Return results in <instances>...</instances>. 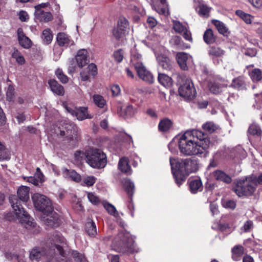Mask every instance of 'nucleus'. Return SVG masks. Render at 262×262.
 Wrapping results in <instances>:
<instances>
[{
	"instance_id": "nucleus-18",
	"label": "nucleus",
	"mask_w": 262,
	"mask_h": 262,
	"mask_svg": "<svg viewBox=\"0 0 262 262\" xmlns=\"http://www.w3.org/2000/svg\"><path fill=\"white\" fill-rule=\"evenodd\" d=\"M67 111L70 113L73 116H75L79 120H83L86 118H90L88 113L87 107H80L79 108L74 110L72 108L67 107Z\"/></svg>"
},
{
	"instance_id": "nucleus-25",
	"label": "nucleus",
	"mask_w": 262,
	"mask_h": 262,
	"mask_svg": "<svg viewBox=\"0 0 262 262\" xmlns=\"http://www.w3.org/2000/svg\"><path fill=\"white\" fill-rule=\"evenodd\" d=\"M159 63V68L165 71H170L172 68L170 60L163 55H160L157 57Z\"/></svg>"
},
{
	"instance_id": "nucleus-2",
	"label": "nucleus",
	"mask_w": 262,
	"mask_h": 262,
	"mask_svg": "<svg viewBox=\"0 0 262 262\" xmlns=\"http://www.w3.org/2000/svg\"><path fill=\"white\" fill-rule=\"evenodd\" d=\"M169 162L175 182L179 186L185 181L186 177L199 169L198 160L194 158H170Z\"/></svg>"
},
{
	"instance_id": "nucleus-62",
	"label": "nucleus",
	"mask_w": 262,
	"mask_h": 262,
	"mask_svg": "<svg viewBox=\"0 0 262 262\" xmlns=\"http://www.w3.org/2000/svg\"><path fill=\"white\" fill-rule=\"evenodd\" d=\"M19 18L21 21H27L29 19V16L26 11H20L19 13Z\"/></svg>"
},
{
	"instance_id": "nucleus-19",
	"label": "nucleus",
	"mask_w": 262,
	"mask_h": 262,
	"mask_svg": "<svg viewBox=\"0 0 262 262\" xmlns=\"http://www.w3.org/2000/svg\"><path fill=\"white\" fill-rule=\"evenodd\" d=\"M51 91L55 94L58 96H63L64 89L56 80L50 79L48 81Z\"/></svg>"
},
{
	"instance_id": "nucleus-1",
	"label": "nucleus",
	"mask_w": 262,
	"mask_h": 262,
	"mask_svg": "<svg viewBox=\"0 0 262 262\" xmlns=\"http://www.w3.org/2000/svg\"><path fill=\"white\" fill-rule=\"evenodd\" d=\"M210 144L207 135L196 129L187 130L179 141L180 150L185 156L206 155Z\"/></svg>"
},
{
	"instance_id": "nucleus-6",
	"label": "nucleus",
	"mask_w": 262,
	"mask_h": 262,
	"mask_svg": "<svg viewBox=\"0 0 262 262\" xmlns=\"http://www.w3.org/2000/svg\"><path fill=\"white\" fill-rule=\"evenodd\" d=\"M256 188L255 184L249 177H247L245 179L238 181L233 190L239 197L248 196L252 195Z\"/></svg>"
},
{
	"instance_id": "nucleus-14",
	"label": "nucleus",
	"mask_w": 262,
	"mask_h": 262,
	"mask_svg": "<svg viewBox=\"0 0 262 262\" xmlns=\"http://www.w3.org/2000/svg\"><path fill=\"white\" fill-rule=\"evenodd\" d=\"M212 176L216 181L222 182L226 184H230L232 181L231 176L221 170H215L212 173Z\"/></svg>"
},
{
	"instance_id": "nucleus-39",
	"label": "nucleus",
	"mask_w": 262,
	"mask_h": 262,
	"mask_svg": "<svg viewBox=\"0 0 262 262\" xmlns=\"http://www.w3.org/2000/svg\"><path fill=\"white\" fill-rule=\"evenodd\" d=\"M125 190L129 198H132L134 193L135 185L129 180H125L124 183ZM132 199V198H130Z\"/></svg>"
},
{
	"instance_id": "nucleus-51",
	"label": "nucleus",
	"mask_w": 262,
	"mask_h": 262,
	"mask_svg": "<svg viewBox=\"0 0 262 262\" xmlns=\"http://www.w3.org/2000/svg\"><path fill=\"white\" fill-rule=\"evenodd\" d=\"M236 14L239 16L244 21L248 24L251 23V15L244 13L242 10H238L236 11Z\"/></svg>"
},
{
	"instance_id": "nucleus-36",
	"label": "nucleus",
	"mask_w": 262,
	"mask_h": 262,
	"mask_svg": "<svg viewBox=\"0 0 262 262\" xmlns=\"http://www.w3.org/2000/svg\"><path fill=\"white\" fill-rule=\"evenodd\" d=\"M249 75L253 82L259 81L262 79V71L257 68L252 70Z\"/></svg>"
},
{
	"instance_id": "nucleus-49",
	"label": "nucleus",
	"mask_w": 262,
	"mask_h": 262,
	"mask_svg": "<svg viewBox=\"0 0 262 262\" xmlns=\"http://www.w3.org/2000/svg\"><path fill=\"white\" fill-rule=\"evenodd\" d=\"M87 197L89 201L93 205H97L100 203V200L94 193L88 192Z\"/></svg>"
},
{
	"instance_id": "nucleus-43",
	"label": "nucleus",
	"mask_w": 262,
	"mask_h": 262,
	"mask_svg": "<svg viewBox=\"0 0 262 262\" xmlns=\"http://www.w3.org/2000/svg\"><path fill=\"white\" fill-rule=\"evenodd\" d=\"M171 126V122L168 119H164L159 123L158 128L160 131L165 132L168 130Z\"/></svg>"
},
{
	"instance_id": "nucleus-12",
	"label": "nucleus",
	"mask_w": 262,
	"mask_h": 262,
	"mask_svg": "<svg viewBox=\"0 0 262 262\" xmlns=\"http://www.w3.org/2000/svg\"><path fill=\"white\" fill-rule=\"evenodd\" d=\"M172 28L176 32L181 34L186 40L192 41L191 33L185 25L176 20H172Z\"/></svg>"
},
{
	"instance_id": "nucleus-40",
	"label": "nucleus",
	"mask_w": 262,
	"mask_h": 262,
	"mask_svg": "<svg viewBox=\"0 0 262 262\" xmlns=\"http://www.w3.org/2000/svg\"><path fill=\"white\" fill-rule=\"evenodd\" d=\"M41 38L45 44H50L53 39L51 30L50 29H46L44 30L42 33Z\"/></svg>"
},
{
	"instance_id": "nucleus-50",
	"label": "nucleus",
	"mask_w": 262,
	"mask_h": 262,
	"mask_svg": "<svg viewBox=\"0 0 262 262\" xmlns=\"http://www.w3.org/2000/svg\"><path fill=\"white\" fill-rule=\"evenodd\" d=\"M55 74L59 80L63 83H67L69 81V78L62 72V71L58 69L55 72Z\"/></svg>"
},
{
	"instance_id": "nucleus-48",
	"label": "nucleus",
	"mask_w": 262,
	"mask_h": 262,
	"mask_svg": "<svg viewBox=\"0 0 262 262\" xmlns=\"http://www.w3.org/2000/svg\"><path fill=\"white\" fill-rule=\"evenodd\" d=\"M223 87V85L220 83L214 82L209 86V90L213 94H218L222 92Z\"/></svg>"
},
{
	"instance_id": "nucleus-59",
	"label": "nucleus",
	"mask_w": 262,
	"mask_h": 262,
	"mask_svg": "<svg viewBox=\"0 0 262 262\" xmlns=\"http://www.w3.org/2000/svg\"><path fill=\"white\" fill-rule=\"evenodd\" d=\"M250 180L255 184L256 188L258 184H262V174H260L258 177L255 176L249 177Z\"/></svg>"
},
{
	"instance_id": "nucleus-54",
	"label": "nucleus",
	"mask_w": 262,
	"mask_h": 262,
	"mask_svg": "<svg viewBox=\"0 0 262 262\" xmlns=\"http://www.w3.org/2000/svg\"><path fill=\"white\" fill-rule=\"evenodd\" d=\"M125 32H126L124 31H123V30H122V29H120V28L117 27L114 29L113 34V36L117 39L118 40V39L122 38L124 36Z\"/></svg>"
},
{
	"instance_id": "nucleus-27",
	"label": "nucleus",
	"mask_w": 262,
	"mask_h": 262,
	"mask_svg": "<svg viewBox=\"0 0 262 262\" xmlns=\"http://www.w3.org/2000/svg\"><path fill=\"white\" fill-rule=\"evenodd\" d=\"M34 14L35 18L40 21L48 22L53 18L52 14L50 12H45L41 10L35 11Z\"/></svg>"
},
{
	"instance_id": "nucleus-56",
	"label": "nucleus",
	"mask_w": 262,
	"mask_h": 262,
	"mask_svg": "<svg viewBox=\"0 0 262 262\" xmlns=\"http://www.w3.org/2000/svg\"><path fill=\"white\" fill-rule=\"evenodd\" d=\"M96 178L92 176H88L83 179V183L88 186H93L96 182Z\"/></svg>"
},
{
	"instance_id": "nucleus-21",
	"label": "nucleus",
	"mask_w": 262,
	"mask_h": 262,
	"mask_svg": "<svg viewBox=\"0 0 262 262\" xmlns=\"http://www.w3.org/2000/svg\"><path fill=\"white\" fill-rule=\"evenodd\" d=\"M189 188L190 191L195 194L202 191L203 186L200 179H194L189 181Z\"/></svg>"
},
{
	"instance_id": "nucleus-16",
	"label": "nucleus",
	"mask_w": 262,
	"mask_h": 262,
	"mask_svg": "<svg viewBox=\"0 0 262 262\" xmlns=\"http://www.w3.org/2000/svg\"><path fill=\"white\" fill-rule=\"evenodd\" d=\"M17 38L19 45L25 49H29L32 45L31 39L24 33L23 29L19 28L17 31Z\"/></svg>"
},
{
	"instance_id": "nucleus-42",
	"label": "nucleus",
	"mask_w": 262,
	"mask_h": 262,
	"mask_svg": "<svg viewBox=\"0 0 262 262\" xmlns=\"http://www.w3.org/2000/svg\"><path fill=\"white\" fill-rule=\"evenodd\" d=\"M46 254L45 250L41 251L38 248H33L30 253V258L31 260H37L40 258L42 256Z\"/></svg>"
},
{
	"instance_id": "nucleus-53",
	"label": "nucleus",
	"mask_w": 262,
	"mask_h": 262,
	"mask_svg": "<svg viewBox=\"0 0 262 262\" xmlns=\"http://www.w3.org/2000/svg\"><path fill=\"white\" fill-rule=\"evenodd\" d=\"M14 97V89L13 86L9 85L6 91V99L9 101H13Z\"/></svg>"
},
{
	"instance_id": "nucleus-24",
	"label": "nucleus",
	"mask_w": 262,
	"mask_h": 262,
	"mask_svg": "<svg viewBox=\"0 0 262 262\" xmlns=\"http://www.w3.org/2000/svg\"><path fill=\"white\" fill-rule=\"evenodd\" d=\"M195 10L200 16L204 17H208L211 8L208 7L202 1H199Z\"/></svg>"
},
{
	"instance_id": "nucleus-32",
	"label": "nucleus",
	"mask_w": 262,
	"mask_h": 262,
	"mask_svg": "<svg viewBox=\"0 0 262 262\" xmlns=\"http://www.w3.org/2000/svg\"><path fill=\"white\" fill-rule=\"evenodd\" d=\"M232 258L234 261H238L241 259L242 256L244 252V248L241 245L235 246L231 250Z\"/></svg>"
},
{
	"instance_id": "nucleus-17",
	"label": "nucleus",
	"mask_w": 262,
	"mask_h": 262,
	"mask_svg": "<svg viewBox=\"0 0 262 262\" xmlns=\"http://www.w3.org/2000/svg\"><path fill=\"white\" fill-rule=\"evenodd\" d=\"M77 65L79 68H82L89 62L88 51L85 49L79 50L75 57Z\"/></svg>"
},
{
	"instance_id": "nucleus-38",
	"label": "nucleus",
	"mask_w": 262,
	"mask_h": 262,
	"mask_svg": "<svg viewBox=\"0 0 262 262\" xmlns=\"http://www.w3.org/2000/svg\"><path fill=\"white\" fill-rule=\"evenodd\" d=\"M158 79L159 82L163 86H169L172 83V79L165 74L159 73Z\"/></svg>"
},
{
	"instance_id": "nucleus-34",
	"label": "nucleus",
	"mask_w": 262,
	"mask_h": 262,
	"mask_svg": "<svg viewBox=\"0 0 262 262\" xmlns=\"http://www.w3.org/2000/svg\"><path fill=\"white\" fill-rule=\"evenodd\" d=\"M85 230L90 236L94 237L97 234L95 223L93 221L87 222L85 224Z\"/></svg>"
},
{
	"instance_id": "nucleus-10",
	"label": "nucleus",
	"mask_w": 262,
	"mask_h": 262,
	"mask_svg": "<svg viewBox=\"0 0 262 262\" xmlns=\"http://www.w3.org/2000/svg\"><path fill=\"white\" fill-rule=\"evenodd\" d=\"M64 130H60V135L65 136L69 142H75L78 140L80 132L77 126L73 123L67 124Z\"/></svg>"
},
{
	"instance_id": "nucleus-23",
	"label": "nucleus",
	"mask_w": 262,
	"mask_h": 262,
	"mask_svg": "<svg viewBox=\"0 0 262 262\" xmlns=\"http://www.w3.org/2000/svg\"><path fill=\"white\" fill-rule=\"evenodd\" d=\"M56 39L58 44L60 46H68L74 44V41L71 40L70 37L63 32H60L57 34Z\"/></svg>"
},
{
	"instance_id": "nucleus-3",
	"label": "nucleus",
	"mask_w": 262,
	"mask_h": 262,
	"mask_svg": "<svg viewBox=\"0 0 262 262\" xmlns=\"http://www.w3.org/2000/svg\"><path fill=\"white\" fill-rule=\"evenodd\" d=\"M29 187L22 186L17 190V195L20 200H18L15 196H12L10 197L9 201L16 216L20 219L21 223L27 229L30 230L35 227V223L33 222V219L22 207L20 202V201L24 202L28 201L29 199Z\"/></svg>"
},
{
	"instance_id": "nucleus-52",
	"label": "nucleus",
	"mask_w": 262,
	"mask_h": 262,
	"mask_svg": "<svg viewBox=\"0 0 262 262\" xmlns=\"http://www.w3.org/2000/svg\"><path fill=\"white\" fill-rule=\"evenodd\" d=\"M128 27V23L124 17H120L118 20L117 27L126 32Z\"/></svg>"
},
{
	"instance_id": "nucleus-8",
	"label": "nucleus",
	"mask_w": 262,
	"mask_h": 262,
	"mask_svg": "<svg viewBox=\"0 0 262 262\" xmlns=\"http://www.w3.org/2000/svg\"><path fill=\"white\" fill-rule=\"evenodd\" d=\"M47 244L50 247L55 248L59 254L62 257H66V252L63 250L67 245L65 238L59 232H54L47 240Z\"/></svg>"
},
{
	"instance_id": "nucleus-28",
	"label": "nucleus",
	"mask_w": 262,
	"mask_h": 262,
	"mask_svg": "<svg viewBox=\"0 0 262 262\" xmlns=\"http://www.w3.org/2000/svg\"><path fill=\"white\" fill-rule=\"evenodd\" d=\"M189 56L187 54L183 52L177 54V61L181 68L183 70H187L188 69L187 66V61Z\"/></svg>"
},
{
	"instance_id": "nucleus-26",
	"label": "nucleus",
	"mask_w": 262,
	"mask_h": 262,
	"mask_svg": "<svg viewBox=\"0 0 262 262\" xmlns=\"http://www.w3.org/2000/svg\"><path fill=\"white\" fill-rule=\"evenodd\" d=\"M208 53L212 58L223 57L225 51L221 47L216 46H211L209 47Z\"/></svg>"
},
{
	"instance_id": "nucleus-31",
	"label": "nucleus",
	"mask_w": 262,
	"mask_h": 262,
	"mask_svg": "<svg viewBox=\"0 0 262 262\" xmlns=\"http://www.w3.org/2000/svg\"><path fill=\"white\" fill-rule=\"evenodd\" d=\"M203 40L207 45L214 43L216 40V37L214 35L211 29H207L203 34Z\"/></svg>"
},
{
	"instance_id": "nucleus-30",
	"label": "nucleus",
	"mask_w": 262,
	"mask_h": 262,
	"mask_svg": "<svg viewBox=\"0 0 262 262\" xmlns=\"http://www.w3.org/2000/svg\"><path fill=\"white\" fill-rule=\"evenodd\" d=\"M118 168L122 172L127 174H131V168L128 164V159L126 157H123L120 159L118 163Z\"/></svg>"
},
{
	"instance_id": "nucleus-37",
	"label": "nucleus",
	"mask_w": 262,
	"mask_h": 262,
	"mask_svg": "<svg viewBox=\"0 0 262 262\" xmlns=\"http://www.w3.org/2000/svg\"><path fill=\"white\" fill-rule=\"evenodd\" d=\"M11 56L12 58L15 59L19 64L23 65L25 63L26 60L24 57L16 48H13Z\"/></svg>"
},
{
	"instance_id": "nucleus-22",
	"label": "nucleus",
	"mask_w": 262,
	"mask_h": 262,
	"mask_svg": "<svg viewBox=\"0 0 262 262\" xmlns=\"http://www.w3.org/2000/svg\"><path fill=\"white\" fill-rule=\"evenodd\" d=\"M230 86L238 91L246 90V83L245 78L243 76H238L234 78Z\"/></svg>"
},
{
	"instance_id": "nucleus-45",
	"label": "nucleus",
	"mask_w": 262,
	"mask_h": 262,
	"mask_svg": "<svg viewBox=\"0 0 262 262\" xmlns=\"http://www.w3.org/2000/svg\"><path fill=\"white\" fill-rule=\"evenodd\" d=\"M94 103L99 108H103L106 104V102L103 96L96 94L93 96Z\"/></svg>"
},
{
	"instance_id": "nucleus-63",
	"label": "nucleus",
	"mask_w": 262,
	"mask_h": 262,
	"mask_svg": "<svg viewBox=\"0 0 262 262\" xmlns=\"http://www.w3.org/2000/svg\"><path fill=\"white\" fill-rule=\"evenodd\" d=\"M89 73L85 71L84 70L82 71L80 73V76L81 80L83 81H89L90 80V76Z\"/></svg>"
},
{
	"instance_id": "nucleus-61",
	"label": "nucleus",
	"mask_w": 262,
	"mask_h": 262,
	"mask_svg": "<svg viewBox=\"0 0 262 262\" xmlns=\"http://www.w3.org/2000/svg\"><path fill=\"white\" fill-rule=\"evenodd\" d=\"M114 57L117 62H120L122 60L123 58L122 51L121 50H119L115 51L114 53Z\"/></svg>"
},
{
	"instance_id": "nucleus-47",
	"label": "nucleus",
	"mask_w": 262,
	"mask_h": 262,
	"mask_svg": "<svg viewBox=\"0 0 262 262\" xmlns=\"http://www.w3.org/2000/svg\"><path fill=\"white\" fill-rule=\"evenodd\" d=\"M102 204L110 214L115 217L118 216V212L114 205L107 202H103Z\"/></svg>"
},
{
	"instance_id": "nucleus-44",
	"label": "nucleus",
	"mask_w": 262,
	"mask_h": 262,
	"mask_svg": "<svg viewBox=\"0 0 262 262\" xmlns=\"http://www.w3.org/2000/svg\"><path fill=\"white\" fill-rule=\"evenodd\" d=\"M203 129L209 134H212L219 128V126L212 122H207L202 125Z\"/></svg>"
},
{
	"instance_id": "nucleus-55",
	"label": "nucleus",
	"mask_w": 262,
	"mask_h": 262,
	"mask_svg": "<svg viewBox=\"0 0 262 262\" xmlns=\"http://www.w3.org/2000/svg\"><path fill=\"white\" fill-rule=\"evenodd\" d=\"M87 69V72L89 75H92L93 76H95L97 74V66L94 63L90 64Z\"/></svg>"
},
{
	"instance_id": "nucleus-20",
	"label": "nucleus",
	"mask_w": 262,
	"mask_h": 262,
	"mask_svg": "<svg viewBox=\"0 0 262 262\" xmlns=\"http://www.w3.org/2000/svg\"><path fill=\"white\" fill-rule=\"evenodd\" d=\"M136 112V108L131 105H128L125 107H121L118 110V113L119 116L124 118L132 117Z\"/></svg>"
},
{
	"instance_id": "nucleus-4",
	"label": "nucleus",
	"mask_w": 262,
	"mask_h": 262,
	"mask_svg": "<svg viewBox=\"0 0 262 262\" xmlns=\"http://www.w3.org/2000/svg\"><path fill=\"white\" fill-rule=\"evenodd\" d=\"M113 245L119 252L131 253L135 251V241L128 233L119 232L113 239Z\"/></svg>"
},
{
	"instance_id": "nucleus-29",
	"label": "nucleus",
	"mask_w": 262,
	"mask_h": 262,
	"mask_svg": "<svg viewBox=\"0 0 262 262\" xmlns=\"http://www.w3.org/2000/svg\"><path fill=\"white\" fill-rule=\"evenodd\" d=\"M219 32L224 36H228L230 34L229 29L227 27L225 24L218 20H213L212 21Z\"/></svg>"
},
{
	"instance_id": "nucleus-35",
	"label": "nucleus",
	"mask_w": 262,
	"mask_h": 262,
	"mask_svg": "<svg viewBox=\"0 0 262 262\" xmlns=\"http://www.w3.org/2000/svg\"><path fill=\"white\" fill-rule=\"evenodd\" d=\"M248 134L259 137L262 135V130L258 124L252 123L248 128Z\"/></svg>"
},
{
	"instance_id": "nucleus-46",
	"label": "nucleus",
	"mask_w": 262,
	"mask_h": 262,
	"mask_svg": "<svg viewBox=\"0 0 262 262\" xmlns=\"http://www.w3.org/2000/svg\"><path fill=\"white\" fill-rule=\"evenodd\" d=\"M10 154L5 146L0 142V161L9 160Z\"/></svg>"
},
{
	"instance_id": "nucleus-11",
	"label": "nucleus",
	"mask_w": 262,
	"mask_h": 262,
	"mask_svg": "<svg viewBox=\"0 0 262 262\" xmlns=\"http://www.w3.org/2000/svg\"><path fill=\"white\" fill-rule=\"evenodd\" d=\"M139 77L143 80L148 83H152L154 78L151 73L149 72L141 62L133 63Z\"/></svg>"
},
{
	"instance_id": "nucleus-58",
	"label": "nucleus",
	"mask_w": 262,
	"mask_h": 262,
	"mask_svg": "<svg viewBox=\"0 0 262 262\" xmlns=\"http://www.w3.org/2000/svg\"><path fill=\"white\" fill-rule=\"evenodd\" d=\"M253 228V223L252 221L248 220L247 221L244 226L242 227V229L246 232H250Z\"/></svg>"
},
{
	"instance_id": "nucleus-5",
	"label": "nucleus",
	"mask_w": 262,
	"mask_h": 262,
	"mask_svg": "<svg viewBox=\"0 0 262 262\" xmlns=\"http://www.w3.org/2000/svg\"><path fill=\"white\" fill-rule=\"evenodd\" d=\"M85 155L87 163L93 168L100 169L106 165V156L100 149L90 148L86 150Z\"/></svg>"
},
{
	"instance_id": "nucleus-15",
	"label": "nucleus",
	"mask_w": 262,
	"mask_h": 262,
	"mask_svg": "<svg viewBox=\"0 0 262 262\" xmlns=\"http://www.w3.org/2000/svg\"><path fill=\"white\" fill-rule=\"evenodd\" d=\"M151 5L152 9L159 14H167L168 4L166 0H151Z\"/></svg>"
},
{
	"instance_id": "nucleus-64",
	"label": "nucleus",
	"mask_w": 262,
	"mask_h": 262,
	"mask_svg": "<svg viewBox=\"0 0 262 262\" xmlns=\"http://www.w3.org/2000/svg\"><path fill=\"white\" fill-rule=\"evenodd\" d=\"M147 23L151 28L155 27L157 24L156 19L152 17H149L147 19Z\"/></svg>"
},
{
	"instance_id": "nucleus-41",
	"label": "nucleus",
	"mask_w": 262,
	"mask_h": 262,
	"mask_svg": "<svg viewBox=\"0 0 262 262\" xmlns=\"http://www.w3.org/2000/svg\"><path fill=\"white\" fill-rule=\"evenodd\" d=\"M170 43L174 48L183 49L184 47V43L181 38L178 36H174L170 40Z\"/></svg>"
},
{
	"instance_id": "nucleus-57",
	"label": "nucleus",
	"mask_w": 262,
	"mask_h": 262,
	"mask_svg": "<svg viewBox=\"0 0 262 262\" xmlns=\"http://www.w3.org/2000/svg\"><path fill=\"white\" fill-rule=\"evenodd\" d=\"M72 255L75 259V261L77 262H84L85 261V257L84 256L78 252L77 251H74L72 252Z\"/></svg>"
},
{
	"instance_id": "nucleus-7",
	"label": "nucleus",
	"mask_w": 262,
	"mask_h": 262,
	"mask_svg": "<svg viewBox=\"0 0 262 262\" xmlns=\"http://www.w3.org/2000/svg\"><path fill=\"white\" fill-rule=\"evenodd\" d=\"M32 199L35 207L44 214H46V212L52 211V208H53L52 203L46 196L39 193H35L32 196Z\"/></svg>"
},
{
	"instance_id": "nucleus-13",
	"label": "nucleus",
	"mask_w": 262,
	"mask_h": 262,
	"mask_svg": "<svg viewBox=\"0 0 262 262\" xmlns=\"http://www.w3.org/2000/svg\"><path fill=\"white\" fill-rule=\"evenodd\" d=\"M46 216L43 217V221L46 226L50 227H57L60 225L58 214L53 211V208L51 212H46Z\"/></svg>"
},
{
	"instance_id": "nucleus-9",
	"label": "nucleus",
	"mask_w": 262,
	"mask_h": 262,
	"mask_svg": "<svg viewBox=\"0 0 262 262\" xmlns=\"http://www.w3.org/2000/svg\"><path fill=\"white\" fill-rule=\"evenodd\" d=\"M180 96L187 99L193 98L196 94V90L192 80L189 78H186L183 80V83L179 88Z\"/></svg>"
},
{
	"instance_id": "nucleus-33",
	"label": "nucleus",
	"mask_w": 262,
	"mask_h": 262,
	"mask_svg": "<svg viewBox=\"0 0 262 262\" xmlns=\"http://www.w3.org/2000/svg\"><path fill=\"white\" fill-rule=\"evenodd\" d=\"M63 177L66 178L71 179L74 181L78 182L81 180L80 176L75 170L63 169L62 171Z\"/></svg>"
},
{
	"instance_id": "nucleus-60",
	"label": "nucleus",
	"mask_w": 262,
	"mask_h": 262,
	"mask_svg": "<svg viewBox=\"0 0 262 262\" xmlns=\"http://www.w3.org/2000/svg\"><path fill=\"white\" fill-rule=\"evenodd\" d=\"M223 206L226 208L234 209L236 207V203L233 200H228L224 202Z\"/></svg>"
}]
</instances>
